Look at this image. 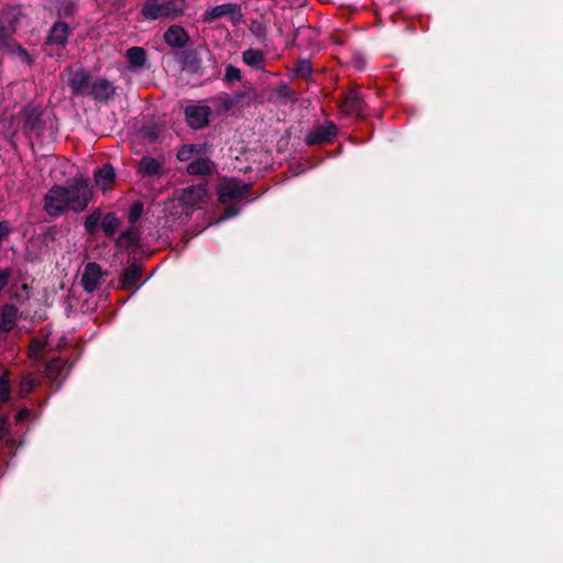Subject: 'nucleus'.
Listing matches in <instances>:
<instances>
[{"label":"nucleus","mask_w":563,"mask_h":563,"mask_svg":"<svg viewBox=\"0 0 563 563\" xmlns=\"http://www.w3.org/2000/svg\"><path fill=\"white\" fill-rule=\"evenodd\" d=\"M92 192L87 180H75L68 186H53L44 197L43 209L51 217H59L64 211L79 212L86 209Z\"/></svg>","instance_id":"nucleus-1"},{"label":"nucleus","mask_w":563,"mask_h":563,"mask_svg":"<svg viewBox=\"0 0 563 563\" xmlns=\"http://www.w3.org/2000/svg\"><path fill=\"white\" fill-rule=\"evenodd\" d=\"M251 194V186L241 184L236 179H227L218 186V195L221 203L225 205L224 213L220 217L219 221H223L236 216L240 211L239 208L232 206L233 203L246 199Z\"/></svg>","instance_id":"nucleus-2"},{"label":"nucleus","mask_w":563,"mask_h":563,"mask_svg":"<svg viewBox=\"0 0 563 563\" xmlns=\"http://www.w3.org/2000/svg\"><path fill=\"white\" fill-rule=\"evenodd\" d=\"M185 0H146L142 14L146 20L175 18L185 10Z\"/></svg>","instance_id":"nucleus-3"},{"label":"nucleus","mask_w":563,"mask_h":563,"mask_svg":"<svg viewBox=\"0 0 563 563\" xmlns=\"http://www.w3.org/2000/svg\"><path fill=\"white\" fill-rule=\"evenodd\" d=\"M221 18H229L233 24L239 23L242 19L241 5L234 2L216 5L203 13L202 22L212 23Z\"/></svg>","instance_id":"nucleus-4"},{"label":"nucleus","mask_w":563,"mask_h":563,"mask_svg":"<svg viewBox=\"0 0 563 563\" xmlns=\"http://www.w3.org/2000/svg\"><path fill=\"white\" fill-rule=\"evenodd\" d=\"M16 15L13 11H8L0 16V49L5 52L14 41Z\"/></svg>","instance_id":"nucleus-5"},{"label":"nucleus","mask_w":563,"mask_h":563,"mask_svg":"<svg viewBox=\"0 0 563 563\" xmlns=\"http://www.w3.org/2000/svg\"><path fill=\"white\" fill-rule=\"evenodd\" d=\"M68 85L75 95L88 96L92 77L82 69L69 71Z\"/></svg>","instance_id":"nucleus-6"},{"label":"nucleus","mask_w":563,"mask_h":563,"mask_svg":"<svg viewBox=\"0 0 563 563\" xmlns=\"http://www.w3.org/2000/svg\"><path fill=\"white\" fill-rule=\"evenodd\" d=\"M103 282V273L101 267L96 263H89L86 265L81 276V285L86 291L92 292Z\"/></svg>","instance_id":"nucleus-7"},{"label":"nucleus","mask_w":563,"mask_h":563,"mask_svg":"<svg viewBox=\"0 0 563 563\" xmlns=\"http://www.w3.org/2000/svg\"><path fill=\"white\" fill-rule=\"evenodd\" d=\"M206 197L207 188L205 185L199 184L183 189L179 199L184 205L199 208L205 202Z\"/></svg>","instance_id":"nucleus-8"},{"label":"nucleus","mask_w":563,"mask_h":563,"mask_svg":"<svg viewBox=\"0 0 563 563\" xmlns=\"http://www.w3.org/2000/svg\"><path fill=\"white\" fill-rule=\"evenodd\" d=\"M186 119L194 129L203 128L209 121L210 108L207 106H189L186 108Z\"/></svg>","instance_id":"nucleus-9"},{"label":"nucleus","mask_w":563,"mask_h":563,"mask_svg":"<svg viewBox=\"0 0 563 563\" xmlns=\"http://www.w3.org/2000/svg\"><path fill=\"white\" fill-rule=\"evenodd\" d=\"M69 34V29L67 24L63 22H56L49 31V34L46 40V45L53 49L54 47L58 49L64 46Z\"/></svg>","instance_id":"nucleus-10"},{"label":"nucleus","mask_w":563,"mask_h":563,"mask_svg":"<svg viewBox=\"0 0 563 563\" xmlns=\"http://www.w3.org/2000/svg\"><path fill=\"white\" fill-rule=\"evenodd\" d=\"M342 111L350 115L361 117L364 114V101L361 95L352 90L346 96L341 104Z\"/></svg>","instance_id":"nucleus-11"},{"label":"nucleus","mask_w":563,"mask_h":563,"mask_svg":"<svg viewBox=\"0 0 563 563\" xmlns=\"http://www.w3.org/2000/svg\"><path fill=\"white\" fill-rule=\"evenodd\" d=\"M335 134L336 126L333 123L319 125L307 135L306 143L308 145H313L325 141H330L332 137L335 136Z\"/></svg>","instance_id":"nucleus-12"},{"label":"nucleus","mask_w":563,"mask_h":563,"mask_svg":"<svg viewBox=\"0 0 563 563\" xmlns=\"http://www.w3.org/2000/svg\"><path fill=\"white\" fill-rule=\"evenodd\" d=\"M188 38L189 37L185 29L179 25H172L164 33V41L166 44L175 48L185 46L188 42Z\"/></svg>","instance_id":"nucleus-13"},{"label":"nucleus","mask_w":563,"mask_h":563,"mask_svg":"<svg viewBox=\"0 0 563 563\" xmlns=\"http://www.w3.org/2000/svg\"><path fill=\"white\" fill-rule=\"evenodd\" d=\"M114 93V87L111 82L103 78H92L88 96H93L96 99H108Z\"/></svg>","instance_id":"nucleus-14"},{"label":"nucleus","mask_w":563,"mask_h":563,"mask_svg":"<svg viewBox=\"0 0 563 563\" xmlns=\"http://www.w3.org/2000/svg\"><path fill=\"white\" fill-rule=\"evenodd\" d=\"M130 68L133 70L141 69L146 63V52L143 47L133 46L125 53Z\"/></svg>","instance_id":"nucleus-15"},{"label":"nucleus","mask_w":563,"mask_h":563,"mask_svg":"<svg viewBox=\"0 0 563 563\" xmlns=\"http://www.w3.org/2000/svg\"><path fill=\"white\" fill-rule=\"evenodd\" d=\"M18 318V309L12 305H5L0 311V329L8 332L13 329Z\"/></svg>","instance_id":"nucleus-16"},{"label":"nucleus","mask_w":563,"mask_h":563,"mask_svg":"<svg viewBox=\"0 0 563 563\" xmlns=\"http://www.w3.org/2000/svg\"><path fill=\"white\" fill-rule=\"evenodd\" d=\"M242 60L245 65L262 70L264 68L265 54L260 49L249 48L242 53Z\"/></svg>","instance_id":"nucleus-17"},{"label":"nucleus","mask_w":563,"mask_h":563,"mask_svg":"<svg viewBox=\"0 0 563 563\" xmlns=\"http://www.w3.org/2000/svg\"><path fill=\"white\" fill-rule=\"evenodd\" d=\"M139 172L143 176H158L162 172V161L145 156L139 164Z\"/></svg>","instance_id":"nucleus-18"},{"label":"nucleus","mask_w":563,"mask_h":563,"mask_svg":"<svg viewBox=\"0 0 563 563\" xmlns=\"http://www.w3.org/2000/svg\"><path fill=\"white\" fill-rule=\"evenodd\" d=\"M114 169L110 164H104L101 168L95 172L96 185L106 190L114 180Z\"/></svg>","instance_id":"nucleus-19"},{"label":"nucleus","mask_w":563,"mask_h":563,"mask_svg":"<svg viewBox=\"0 0 563 563\" xmlns=\"http://www.w3.org/2000/svg\"><path fill=\"white\" fill-rule=\"evenodd\" d=\"M141 278V266L137 264L130 265L123 273V276L121 278V286L124 289H130Z\"/></svg>","instance_id":"nucleus-20"},{"label":"nucleus","mask_w":563,"mask_h":563,"mask_svg":"<svg viewBox=\"0 0 563 563\" xmlns=\"http://www.w3.org/2000/svg\"><path fill=\"white\" fill-rule=\"evenodd\" d=\"M212 170V163L208 158H197L192 161L188 167L187 172L190 175H207Z\"/></svg>","instance_id":"nucleus-21"},{"label":"nucleus","mask_w":563,"mask_h":563,"mask_svg":"<svg viewBox=\"0 0 563 563\" xmlns=\"http://www.w3.org/2000/svg\"><path fill=\"white\" fill-rule=\"evenodd\" d=\"M4 53L12 56L18 62L31 66L33 64V58L30 54L16 42H13Z\"/></svg>","instance_id":"nucleus-22"},{"label":"nucleus","mask_w":563,"mask_h":563,"mask_svg":"<svg viewBox=\"0 0 563 563\" xmlns=\"http://www.w3.org/2000/svg\"><path fill=\"white\" fill-rule=\"evenodd\" d=\"M42 129V122L40 118V112L36 109L26 112V118L24 122V130L31 133L38 134Z\"/></svg>","instance_id":"nucleus-23"},{"label":"nucleus","mask_w":563,"mask_h":563,"mask_svg":"<svg viewBox=\"0 0 563 563\" xmlns=\"http://www.w3.org/2000/svg\"><path fill=\"white\" fill-rule=\"evenodd\" d=\"M101 227L106 235L111 236L115 233L119 227V220L113 213H108L101 222Z\"/></svg>","instance_id":"nucleus-24"},{"label":"nucleus","mask_w":563,"mask_h":563,"mask_svg":"<svg viewBox=\"0 0 563 563\" xmlns=\"http://www.w3.org/2000/svg\"><path fill=\"white\" fill-rule=\"evenodd\" d=\"M65 367V362L59 358L51 361L46 366L47 376L49 378H58Z\"/></svg>","instance_id":"nucleus-25"},{"label":"nucleus","mask_w":563,"mask_h":563,"mask_svg":"<svg viewBox=\"0 0 563 563\" xmlns=\"http://www.w3.org/2000/svg\"><path fill=\"white\" fill-rule=\"evenodd\" d=\"M0 400L5 404L10 400V386L9 378L7 375H3L0 378Z\"/></svg>","instance_id":"nucleus-26"},{"label":"nucleus","mask_w":563,"mask_h":563,"mask_svg":"<svg viewBox=\"0 0 563 563\" xmlns=\"http://www.w3.org/2000/svg\"><path fill=\"white\" fill-rule=\"evenodd\" d=\"M224 77L229 82L238 81L241 79V70L233 65H228Z\"/></svg>","instance_id":"nucleus-27"},{"label":"nucleus","mask_w":563,"mask_h":563,"mask_svg":"<svg viewBox=\"0 0 563 563\" xmlns=\"http://www.w3.org/2000/svg\"><path fill=\"white\" fill-rule=\"evenodd\" d=\"M100 220V213L99 212H92L89 216H87L85 220V228L88 232H93L95 229L98 225V222Z\"/></svg>","instance_id":"nucleus-28"},{"label":"nucleus","mask_w":563,"mask_h":563,"mask_svg":"<svg viewBox=\"0 0 563 563\" xmlns=\"http://www.w3.org/2000/svg\"><path fill=\"white\" fill-rule=\"evenodd\" d=\"M33 387H34V380H33L32 376L31 375L25 376L22 378V380L20 383V394L22 396H25L32 391Z\"/></svg>","instance_id":"nucleus-29"},{"label":"nucleus","mask_w":563,"mask_h":563,"mask_svg":"<svg viewBox=\"0 0 563 563\" xmlns=\"http://www.w3.org/2000/svg\"><path fill=\"white\" fill-rule=\"evenodd\" d=\"M142 211H143V208H142L141 203L132 205V207L129 210L130 222H132V223L136 222L141 218Z\"/></svg>","instance_id":"nucleus-30"},{"label":"nucleus","mask_w":563,"mask_h":563,"mask_svg":"<svg viewBox=\"0 0 563 563\" xmlns=\"http://www.w3.org/2000/svg\"><path fill=\"white\" fill-rule=\"evenodd\" d=\"M296 73L302 77H307L311 73V66L308 60H300L296 66Z\"/></svg>","instance_id":"nucleus-31"},{"label":"nucleus","mask_w":563,"mask_h":563,"mask_svg":"<svg viewBox=\"0 0 563 563\" xmlns=\"http://www.w3.org/2000/svg\"><path fill=\"white\" fill-rule=\"evenodd\" d=\"M134 241H135V236H134V232L132 230L123 232L119 238L120 243L132 244V243H134Z\"/></svg>","instance_id":"nucleus-32"},{"label":"nucleus","mask_w":563,"mask_h":563,"mask_svg":"<svg viewBox=\"0 0 563 563\" xmlns=\"http://www.w3.org/2000/svg\"><path fill=\"white\" fill-rule=\"evenodd\" d=\"M11 277V269L0 272V291L8 285Z\"/></svg>","instance_id":"nucleus-33"},{"label":"nucleus","mask_w":563,"mask_h":563,"mask_svg":"<svg viewBox=\"0 0 563 563\" xmlns=\"http://www.w3.org/2000/svg\"><path fill=\"white\" fill-rule=\"evenodd\" d=\"M40 352H41V343L37 342V341H34L31 345V353H32V356L35 357V358H38L40 357Z\"/></svg>","instance_id":"nucleus-34"},{"label":"nucleus","mask_w":563,"mask_h":563,"mask_svg":"<svg viewBox=\"0 0 563 563\" xmlns=\"http://www.w3.org/2000/svg\"><path fill=\"white\" fill-rule=\"evenodd\" d=\"M158 136L157 132L155 130H145L143 131V137L147 139L148 141H153Z\"/></svg>","instance_id":"nucleus-35"},{"label":"nucleus","mask_w":563,"mask_h":563,"mask_svg":"<svg viewBox=\"0 0 563 563\" xmlns=\"http://www.w3.org/2000/svg\"><path fill=\"white\" fill-rule=\"evenodd\" d=\"M190 151H191L190 148L183 147L178 153V158L181 161L187 159Z\"/></svg>","instance_id":"nucleus-36"},{"label":"nucleus","mask_w":563,"mask_h":563,"mask_svg":"<svg viewBox=\"0 0 563 563\" xmlns=\"http://www.w3.org/2000/svg\"><path fill=\"white\" fill-rule=\"evenodd\" d=\"M27 415H29V412L26 410H22L18 413L16 419L23 420Z\"/></svg>","instance_id":"nucleus-37"}]
</instances>
